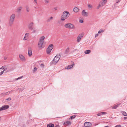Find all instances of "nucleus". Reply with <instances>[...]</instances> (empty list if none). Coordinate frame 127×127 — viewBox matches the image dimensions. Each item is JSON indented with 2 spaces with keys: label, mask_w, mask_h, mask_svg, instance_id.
I'll list each match as a JSON object with an SVG mask.
<instances>
[{
  "label": "nucleus",
  "mask_w": 127,
  "mask_h": 127,
  "mask_svg": "<svg viewBox=\"0 0 127 127\" xmlns=\"http://www.w3.org/2000/svg\"><path fill=\"white\" fill-rule=\"evenodd\" d=\"M45 38V37L44 36H42L40 38L38 45V47L40 49L43 48L45 46V44L44 43V40Z\"/></svg>",
  "instance_id": "1"
},
{
  "label": "nucleus",
  "mask_w": 127,
  "mask_h": 127,
  "mask_svg": "<svg viewBox=\"0 0 127 127\" xmlns=\"http://www.w3.org/2000/svg\"><path fill=\"white\" fill-rule=\"evenodd\" d=\"M70 15L68 11H65L64 12L63 14L61 17V20L62 21H64Z\"/></svg>",
  "instance_id": "2"
},
{
  "label": "nucleus",
  "mask_w": 127,
  "mask_h": 127,
  "mask_svg": "<svg viewBox=\"0 0 127 127\" xmlns=\"http://www.w3.org/2000/svg\"><path fill=\"white\" fill-rule=\"evenodd\" d=\"M60 57L61 55L60 54H57L52 61V64H56L59 61Z\"/></svg>",
  "instance_id": "3"
},
{
  "label": "nucleus",
  "mask_w": 127,
  "mask_h": 127,
  "mask_svg": "<svg viewBox=\"0 0 127 127\" xmlns=\"http://www.w3.org/2000/svg\"><path fill=\"white\" fill-rule=\"evenodd\" d=\"M15 16V14H13L10 17L9 22V25L10 26H11L13 24Z\"/></svg>",
  "instance_id": "4"
},
{
  "label": "nucleus",
  "mask_w": 127,
  "mask_h": 127,
  "mask_svg": "<svg viewBox=\"0 0 127 127\" xmlns=\"http://www.w3.org/2000/svg\"><path fill=\"white\" fill-rule=\"evenodd\" d=\"M64 26L65 27L67 28L73 29L75 28V27L74 25L71 23L66 24Z\"/></svg>",
  "instance_id": "5"
},
{
  "label": "nucleus",
  "mask_w": 127,
  "mask_h": 127,
  "mask_svg": "<svg viewBox=\"0 0 127 127\" xmlns=\"http://www.w3.org/2000/svg\"><path fill=\"white\" fill-rule=\"evenodd\" d=\"M53 46L52 44H51L49 45L46 50V52L48 54L50 53L51 51L53 48Z\"/></svg>",
  "instance_id": "6"
},
{
  "label": "nucleus",
  "mask_w": 127,
  "mask_h": 127,
  "mask_svg": "<svg viewBox=\"0 0 127 127\" xmlns=\"http://www.w3.org/2000/svg\"><path fill=\"white\" fill-rule=\"evenodd\" d=\"M6 66H3L1 68H0V76L1 75L5 70V68Z\"/></svg>",
  "instance_id": "7"
},
{
  "label": "nucleus",
  "mask_w": 127,
  "mask_h": 127,
  "mask_svg": "<svg viewBox=\"0 0 127 127\" xmlns=\"http://www.w3.org/2000/svg\"><path fill=\"white\" fill-rule=\"evenodd\" d=\"M84 36L83 34H79L77 37V41L78 42H79L81 40V39Z\"/></svg>",
  "instance_id": "8"
},
{
  "label": "nucleus",
  "mask_w": 127,
  "mask_h": 127,
  "mask_svg": "<svg viewBox=\"0 0 127 127\" xmlns=\"http://www.w3.org/2000/svg\"><path fill=\"white\" fill-rule=\"evenodd\" d=\"M85 127H92V124L89 122H85L84 123Z\"/></svg>",
  "instance_id": "9"
},
{
  "label": "nucleus",
  "mask_w": 127,
  "mask_h": 127,
  "mask_svg": "<svg viewBox=\"0 0 127 127\" xmlns=\"http://www.w3.org/2000/svg\"><path fill=\"white\" fill-rule=\"evenodd\" d=\"M33 23L32 22L29 24L28 26L29 29L31 30H32L33 29Z\"/></svg>",
  "instance_id": "10"
},
{
  "label": "nucleus",
  "mask_w": 127,
  "mask_h": 127,
  "mask_svg": "<svg viewBox=\"0 0 127 127\" xmlns=\"http://www.w3.org/2000/svg\"><path fill=\"white\" fill-rule=\"evenodd\" d=\"M32 49L31 47H29L28 48V55L29 56H31L32 54Z\"/></svg>",
  "instance_id": "11"
},
{
  "label": "nucleus",
  "mask_w": 127,
  "mask_h": 127,
  "mask_svg": "<svg viewBox=\"0 0 127 127\" xmlns=\"http://www.w3.org/2000/svg\"><path fill=\"white\" fill-rule=\"evenodd\" d=\"M71 65L70 67H69V66H68L66 67L65 69H69L72 68L73 66L74 65V64L73 62H71Z\"/></svg>",
  "instance_id": "12"
},
{
  "label": "nucleus",
  "mask_w": 127,
  "mask_h": 127,
  "mask_svg": "<svg viewBox=\"0 0 127 127\" xmlns=\"http://www.w3.org/2000/svg\"><path fill=\"white\" fill-rule=\"evenodd\" d=\"M82 15L84 16L87 17L88 15V14L84 10H83L82 12Z\"/></svg>",
  "instance_id": "13"
},
{
  "label": "nucleus",
  "mask_w": 127,
  "mask_h": 127,
  "mask_svg": "<svg viewBox=\"0 0 127 127\" xmlns=\"http://www.w3.org/2000/svg\"><path fill=\"white\" fill-rule=\"evenodd\" d=\"M106 2V0H102L99 3L100 4V5L101 6H103Z\"/></svg>",
  "instance_id": "14"
},
{
  "label": "nucleus",
  "mask_w": 127,
  "mask_h": 127,
  "mask_svg": "<svg viewBox=\"0 0 127 127\" xmlns=\"http://www.w3.org/2000/svg\"><path fill=\"white\" fill-rule=\"evenodd\" d=\"M3 110H5L8 109L9 107L8 105H5L2 107Z\"/></svg>",
  "instance_id": "15"
},
{
  "label": "nucleus",
  "mask_w": 127,
  "mask_h": 127,
  "mask_svg": "<svg viewBox=\"0 0 127 127\" xmlns=\"http://www.w3.org/2000/svg\"><path fill=\"white\" fill-rule=\"evenodd\" d=\"M29 35V33H26L25 35V36L24 38L23 39L24 40H27L28 38V36Z\"/></svg>",
  "instance_id": "16"
},
{
  "label": "nucleus",
  "mask_w": 127,
  "mask_h": 127,
  "mask_svg": "<svg viewBox=\"0 0 127 127\" xmlns=\"http://www.w3.org/2000/svg\"><path fill=\"white\" fill-rule=\"evenodd\" d=\"M19 57L21 60L24 61H25V58L22 55H20Z\"/></svg>",
  "instance_id": "17"
},
{
  "label": "nucleus",
  "mask_w": 127,
  "mask_h": 127,
  "mask_svg": "<svg viewBox=\"0 0 127 127\" xmlns=\"http://www.w3.org/2000/svg\"><path fill=\"white\" fill-rule=\"evenodd\" d=\"M69 49L70 48L69 47H68L67 48L65 51L64 54H67L69 52Z\"/></svg>",
  "instance_id": "18"
},
{
  "label": "nucleus",
  "mask_w": 127,
  "mask_h": 127,
  "mask_svg": "<svg viewBox=\"0 0 127 127\" xmlns=\"http://www.w3.org/2000/svg\"><path fill=\"white\" fill-rule=\"evenodd\" d=\"M79 11L78 8L76 7H75L73 9V11L74 12L76 13L78 12Z\"/></svg>",
  "instance_id": "19"
},
{
  "label": "nucleus",
  "mask_w": 127,
  "mask_h": 127,
  "mask_svg": "<svg viewBox=\"0 0 127 127\" xmlns=\"http://www.w3.org/2000/svg\"><path fill=\"white\" fill-rule=\"evenodd\" d=\"M54 125L51 123L47 125V127H54Z\"/></svg>",
  "instance_id": "20"
},
{
  "label": "nucleus",
  "mask_w": 127,
  "mask_h": 127,
  "mask_svg": "<svg viewBox=\"0 0 127 127\" xmlns=\"http://www.w3.org/2000/svg\"><path fill=\"white\" fill-rule=\"evenodd\" d=\"M71 124V122L70 121H67L64 123V124L65 125L67 126L70 125Z\"/></svg>",
  "instance_id": "21"
},
{
  "label": "nucleus",
  "mask_w": 127,
  "mask_h": 127,
  "mask_svg": "<svg viewBox=\"0 0 127 127\" xmlns=\"http://www.w3.org/2000/svg\"><path fill=\"white\" fill-rule=\"evenodd\" d=\"M107 114V113L106 112H102L99 113H98L97 114V115L98 116H100L102 115L105 114Z\"/></svg>",
  "instance_id": "22"
},
{
  "label": "nucleus",
  "mask_w": 127,
  "mask_h": 127,
  "mask_svg": "<svg viewBox=\"0 0 127 127\" xmlns=\"http://www.w3.org/2000/svg\"><path fill=\"white\" fill-rule=\"evenodd\" d=\"M22 9V7H20L18 8L16 10L17 12H19Z\"/></svg>",
  "instance_id": "23"
},
{
  "label": "nucleus",
  "mask_w": 127,
  "mask_h": 127,
  "mask_svg": "<svg viewBox=\"0 0 127 127\" xmlns=\"http://www.w3.org/2000/svg\"><path fill=\"white\" fill-rule=\"evenodd\" d=\"M120 104H118L114 105L112 107V109H116L119 105H120Z\"/></svg>",
  "instance_id": "24"
},
{
  "label": "nucleus",
  "mask_w": 127,
  "mask_h": 127,
  "mask_svg": "<svg viewBox=\"0 0 127 127\" xmlns=\"http://www.w3.org/2000/svg\"><path fill=\"white\" fill-rule=\"evenodd\" d=\"M76 116V115H74L70 117V119H73Z\"/></svg>",
  "instance_id": "25"
},
{
  "label": "nucleus",
  "mask_w": 127,
  "mask_h": 127,
  "mask_svg": "<svg viewBox=\"0 0 127 127\" xmlns=\"http://www.w3.org/2000/svg\"><path fill=\"white\" fill-rule=\"evenodd\" d=\"M91 50H88L85 51L84 52V53L86 54L90 53L91 52Z\"/></svg>",
  "instance_id": "26"
},
{
  "label": "nucleus",
  "mask_w": 127,
  "mask_h": 127,
  "mask_svg": "<svg viewBox=\"0 0 127 127\" xmlns=\"http://www.w3.org/2000/svg\"><path fill=\"white\" fill-rule=\"evenodd\" d=\"M25 8L26 11L28 12H29V11L30 9L28 6H26L25 7Z\"/></svg>",
  "instance_id": "27"
},
{
  "label": "nucleus",
  "mask_w": 127,
  "mask_h": 127,
  "mask_svg": "<svg viewBox=\"0 0 127 127\" xmlns=\"http://www.w3.org/2000/svg\"><path fill=\"white\" fill-rule=\"evenodd\" d=\"M53 18V17H51L49 19H48L47 20V22H50L51 20Z\"/></svg>",
  "instance_id": "28"
},
{
  "label": "nucleus",
  "mask_w": 127,
  "mask_h": 127,
  "mask_svg": "<svg viewBox=\"0 0 127 127\" xmlns=\"http://www.w3.org/2000/svg\"><path fill=\"white\" fill-rule=\"evenodd\" d=\"M122 114L124 116H127V114L126 113V112L124 111H122Z\"/></svg>",
  "instance_id": "29"
},
{
  "label": "nucleus",
  "mask_w": 127,
  "mask_h": 127,
  "mask_svg": "<svg viewBox=\"0 0 127 127\" xmlns=\"http://www.w3.org/2000/svg\"><path fill=\"white\" fill-rule=\"evenodd\" d=\"M102 6H101V5H100V4L99 3V5H98V6H97V9H99V8L101 7Z\"/></svg>",
  "instance_id": "30"
},
{
  "label": "nucleus",
  "mask_w": 127,
  "mask_h": 127,
  "mask_svg": "<svg viewBox=\"0 0 127 127\" xmlns=\"http://www.w3.org/2000/svg\"><path fill=\"white\" fill-rule=\"evenodd\" d=\"M104 31L103 30H100L98 32V33L99 34H100L102 32H103Z\"/></svg>",
  "instance_id": "31"
},
{
  "label": "nucleus",
  "mask_w": 127,
  "mask_h": 127,
  "mask_svg": "<svg viewBox=\"0 0 127 127\" xmlns=\"http://www.w3.org/2000/svg\"><path fill=\"white\" fill-rule=\"evenodd\" d=\"M88 7L89 8H92V6L91 5L89 4L88 5Z\"/></svg>",
  "instance_id": "32"
},
{
  "label": "nucleus",
  "mask_w": 127,
  "mask_h": 127,
  "mask_svg": "<svg viewBox=\"0 0 127 127\" xmlns=\"http://www.w3.org/2000/svg\"><path fill=\"white\" fill-rule=\"evenodd\" d=\"M10 91H9V92H6V93H5V95H7L9 94L10 93Z\"/></svg>",
  "instance_id": "33"
},
{
  "label": "nucleus",
  "mask_w": 127,
  "mask_h": 127,
  "mask_svg": "<svg viewBox=\"0 0 127 127\" xmlns=\"http://www.w3.org/2000/svg\"><path fill=\"white\" fill-rule=\"evenodd\" d=\"M46 3H48L49 2V0H44Z\"/></svg>",
  "instance_id": "34"
},
{
  "label": "nucleus",
  "mask_w": 127,
  "mask_h": 127,
  "mask_svg": "<svg viewBox=\"0 0 127 127\" xmlns=\"http://www.w3.org/2000/svg\"><path fill=\"white\" fill-rule=\"evenodd\" d=\"M33 31L32 33H35L36 31V30H35L33 28Z\"/></svg>",
  "instance_id": "35"
},
{
  "label": "nucleus",
  "mask_w": 127,
  "mask_h": 127,
  "mask_svg": "<svg viewBox=\"0 0 127 127\" xmlns=\"http://www.w3.org/2000/svg\"><path fill=\"white\" fill-rule=\"evenodd\" d=\"M11 100V98L10 97H9L6 99V100L8 101H10Z\"/></svg>",
  "instance_id": "36"
},
{
  "label": "nucleus",
  "mask_w": 127,
  "mask_h": 127,
  "mask_svg": "<svg viewBox=\"0 0 127 127\" xmlns=\"http://www.w3.org/2000/svg\"><path fill=\"white\" fill-rule=\"evenodd\" d=\"M23 76H21V77H19L17 79H16V80H18V79H20L21 78H22V77H23Z\"/></svg>",
  "instance_id": "37"
},
{
  "label": "nucleus",
  "mask_w": 127,
  "mask_h": 127,
  "mask_svg": "<svg viewBox=\"0 0 127 127\" xmlns=\"http://www.w3.org/2000/svg\"><path fill=\"white\" fill-rule=\"evenodd\" d=\"M83 20H79V22L81 23H83Z\"/></svg>",
  "instance_id": "38"
},
{
  "label": "nucleus",
  "mask_w": 127,
  "mask_h": 127,
  "mask_svg": "<svg viewBox=\"0 0 127 127\" xmlns=\"http://www.w3.org/2000/svg\"><path fill=\"white\" fill-rule=\"evenodd\" d=\"M121 126L120 125H118L114 127H121Z\"/></svg>",
  "instance_id": "39"
},
{
  "label": "nucleus",
  "mask_w": 127,
  "mask_h": 127,
  "mask_svg": "<svg viewBox=\"0 0 127 127\" xmlns=\"http://www.w3.org/2000/svg\"><path fill=\"white\" fill-rule=\"evenodd\" d=\"M121 0H116V3H118Z\"/></svg>",
  "instance_id": "40"
},
{
  "label": "nucleus",
  "mask_w": 127,
  "mask_h": 127,
  "mask_svg": "<svg viewBox=\"0 0 127 127\" xmlns=\"http://www.w3.org/2000/svg\"><path fill=\"white\" fill-rule=\"evenodd\" d=\"M37 68L36 67H35L34 68V70H33V71L35 72L37 70Z\"/></svg>",
  "instance_id": "41"
},
{
  "label": "nucleus",
  "mask_w": 127,
  "mask_h": 127,
  "mask_svg": "<svg viewBox=\"0 0 127 127\" xmlns=\"http://www.w3.org/2000/svg\"><path fill=\"white\" fill-rule=\"evenodd\" d=\"M40 66L41 67H44V65L43 64H41L40 65Z\"/></svg>",
  "instance_id": "42"
},
{
  "label": "nucleus",
  "mask_w": 127,
  "mask_h": 127,
  "mask_svg": "<svg viewBox=\"0 0 127 127\" xmlns=\"http://www.w3.org/2000/svg\"><path fill=\"white\" fill-rule=\"evenodd\" d=\"M34 2L36 4L37 3V0H34Z\"/></svg>",
  "instance_id": "43"
},
{
  "label": "nucleus",
  "mask_w": 127,
  "mask_h": 127,
  "mask_svg": "<svg viewBox=\"0 0 127 127\" xmlns=\"http://www.w3.org/2000/svg\"><path fill=\"white\" fill-rule=\"evenodd\" d=\"M2 110H3L1 107L0 108V112Z\"/></svg>",
  "instance_id": "44"
},
{
  "label": "nucleus",
  "mask_w": 127,
  "mask_h": 127,
  "mask_svg": "<svg viewBox=\"0 0 127 127\" xmlns=\"http://www.w3.org/2000/svg\"><path fill=\"white\" fill-rule=\"evenodd\" d=\"M98 35V34H95V37H97Z\"/></svg>",
  "instance_id": "45"
},
{
  "label": "nucleus",
  "mask_w": 127,
  "mask_h": 127,
  "mask_svg": "<svg viewBox=\"0 0 127 127\" xmlns=\"http://www.w3.org/2000/svg\"><path fill=\"white\" fill-rule=\"evenodd\" d=\"M57 7H55L53 9L56 10H57Z\"/></svg>",
  "instance_id": "46"
},
{
  "label": "nucleus",
  "mask_w": 127,
  "mask_h": 127,
  "mask_svg": "<svg viewBox=\"0 0 127 127\" xmlns=\"http://www.w3.org/2000/svg\"><path fill=\"white\" fill-rule=\"evenodd\" d=\"M124 120H126L127 119V117H124Z\"/></svg>",
  "instance_id": "47"
},
{
  "label": "nucleus",
  "mask_w": 127,
  "mask_h": 127,
  "mask_svg": "<svg viewBox=\"0 0 127 127\" xmlns=\"http://www.w3.org/2000/svg\"><path fill=\"white\" fill-rule=\"evenodd\" d=\"M18 90H23L22 89H21V88H19V89H18Z\"/></svg>",
  "instance_id": "48"
},
{
  "label": "nucleus",
  "mask_w": 127,
  "mask_h": 127,
  "mask_svg": "<svg viewBox=\"0 0 127 127\" xmlns=\"http://www.w3.org/2000/svg\"><path fill=\"white\" fill-rule=\"evenodd\" d=\"M13 70V69H12L11 70V69H10L9 71H11V70Z\"/></svg>",
  "instance_id": "49"
},
{
  "label": "nucleus",
  "mask_w": 127,
  "mask_h": 127,
  "mask_svg": "<svg viewBox=\"0 0 127 127\" xmlns=\"http://www.w3.org/2000/svg\"><path fill=\"white\" fill-rule=\"evenodd\" d=\"M70 66H71V65H68V66H69V67H70Z\"/></svg>",
  "instance_id": "50"
}]
</instances>
